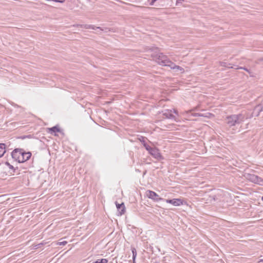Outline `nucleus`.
<instances>
[{"label":"nucleus","mask_w":263,"mask_h":263,"mask_svg":"<svg viewBox=\"0 0 263 263\" xmlns=\"http://www.w3.org/2000/svg\"><path fill=\"white\" fill-rule=\"evenodd\" d=\"M246 118L245 115L242 113L239 114H234L228 116L225 118V123L227 126L235 130L241 123H242Z\"/></svg>","instance_id":"f257e3e1"},{"label":"nucleus","mask_w":263,"mask_h":263,"mask_svg":"<svg viewBox=\"0 0 263 263\" xmlns=\"http://www.w3.org/2000/svg\"><path fill=\"white\" fill-rule=\"evenodd\" d=\"M244 177L252 182L263 185V179L257 175L250 173H245Z\"/></svg>","instance_id":"f03ea898"},{"label":"nucleus","mask_w":263,"mask_h":263,"mask_svg":"<svg viewBox=\"0 0 263 263\" xmlns=\"http://www.w3.org/2000/svg\"><path fill=\"white\" fill-rule=\"evenodd\" d=\"M152 56L155 58V60L160 65L164 66L165 64L168 63V58L167 56L162 53H154Z\"/></svg>","instance_id":"7ed1b4c3"},{"label":"nucleus","mask_w":263,"mask_h":263,"mask_svg":"<svg viewBox=\"0 0 263 263\" xmlns=\"http://www.w3.org/2000/svg\"><path fill=\"white\" fill-rule=\"evenodd\" d=\"M23 151V149L16 148V149H14L12 151V152L11 153V156H12V158L14 160L20 163L21 159L22 158H23V157H22Z\"/></svg>","instance_id":"20e7f679"},{"label":"nucleus","mask_w":263,"mask_h":263,"mask_svg":"<svg viewBox=\"0 0 263 263\" xmlns=\"http://www.w3.org/2000/svg\"><path fill=\"white\" fill-rule=\"evenodd\" d=\"M145 195L147 197L155 201L163 200V199L159 197V195L154 191L147 190L145 192Z\"/></svg>","instance_id":"39448f33"},{"label":"nucleus","mask_w":263,"mask_h":263,"mask_svg":"<svg viewBox=\"0 0 263 263\" xmlns=\"http://www.w3.org/2000/svg\"><path fill=\"white\" fill-rule=\"evenodd\" d=\"M165 202L173 204L174 206H177L183 204V200L179 198H174L173 199H165Z\"/></svg>","instance_id":"423d86ee"},{"label":"nucleus","mask_w":263,"mask_h":263,"mask_svg":"<svg viewBox=\"0 0 263 263\" xmlns=\"http://www.w3.org/2000/svg\"><path fill=\"white\" fill-rule=\"evenodd\" d=\"M162 112L163 115L165 116L166 118L173 119L175 121H177L175 116L172 114V110L166 109L164 110Z\"/></svg>","instance_id":"0eeeda50"},{"label":"nucleus","mask_w":263,"mask_h":263,"mask_svg":"<svg viewBox=\"0 0 263 263\" xmlns=\"http://www.w3.org/2000/svg\"><path fill=\"white\" fill-rule=\"evenodd\" d=\"M149 154L157 159H161L162 158L159 151L156 147H154Z\"/></svg>","instance_id":"6e6552de"},{"label":"nucleus","mask_w":263,"mask_h":263,"mask_svg":"<svg viewBox=\"0 0 263 263\" xmlns=\"http://www.w3.org/2000/svg\"><path fill=\"white\" fill-rule=\"evenodd\" d=\"M116 205L120 215L124 214L125 212V208L124 203H122L119 204L117 202H116Z\"/></svg>","instance_id":"1a4fd4ad"},{"label":"nucleus","mask_w":263,"mask_h":263,"mask_svg":"<svg viewBox=\"0 0 263 263\" xmlns=\"http://www.w3.org/2000/svg\"><path fill=\"white\" fill-rule=\"evenodd\" d=\"M31 156V153L30 152H25L24 151H23L22 157L23 158H21L20 163L24 162L27 160H28Z\"/></svg>","instance_id":"9d476101"},{"label":"nucleus","mask_w":263,"mask_h":263,"mask_svg":"<svg viewBox=\"0 0 263 263\" xmlns=\"http://www.w3.org/2000/svg\"><path fill=\"white\" fill-rule=\"evenodd\" d=\"M81 28H84L85 29H93V30H96V29H98L100 31H103V29H102L101 27H95V26L93 25H88V24H85V25H79Z\"/></svg>","instance_id":"9b49d317"},{"label":"nucleus","mask_w":263,"mask_h":263,"mask_svg":"<svg viewBox=\"0 0 263 263\" xmlns=\"http://www.w3.org/2000/svg\"><path fill=\"white\" fill-rule=\"evenodd\" d=\"M262 111H263V106L258 105L255 107L253 114H255V116H258L259 115V112Z\"/></svg>","instance_id":"f8f14e48"},{"label":"nucleus","mask_w":263,"mask_h":263,"mask_svg":"<svg viewBox=\"0 0 263 263\" xmlns=\"http://www.w3.org/2000/svg\"><path fill=\"white\" fill-rule=\"evenodd\" d=\"M58 132H60V129L57 126H55L51 128H48V133L51 134H52L53 133H55Z\"/></svg>","instance_id":"ddd939ff"},{"label":"nucleus","mask_w":263,"mask_h":263,"mask_svg":"<svg viewBox=\"0 0 263 263\" xmlns=\"http://www.w3.org/2000/svg\"><path fill=\"white\" fill-rule=\"evenodd\" d=\"M6 153V144L0 143V158H1Z\"/></svg>","instance_id":"4468645a"},{"label":"nucleus","mask_w":263,"mask_h":263,"mask_svg":"<svg viewBox=\"0 0 263 263\" xmlns=\"http://www.w3.org/2000/svg\"><path fill=\"white\" fill-rule=\"evenodd\" d=\"M173 68H174L173 70H175V71H180L181 73H183L184 71V69L182 67L176 65H174Z\"/></svg>","instance_id":"2eb2a0df"},{"label":"nucleus","mask_w":263,"mask_h":263,"mask_svg":"<svg viewBox=\"0 0 263 263\" xmlns=\"http://www.w3.org/2000/svg\"><path fill=\"white\" fill-rule=\"evenodd\" d=\"M168 63L165 64L164 66H168L170 67L171 69H174V68H173L174 65H176L173 62H172L171 61H170L169 59L167 60Z\"/></svg>","instance_id":"dca6fc26"},{"label":"nucleus","mask_w":263,"mask_h":263,"mask_svg":"<svg viewBox=\"0 0 263 263\" xmlns=\"http://www.w3.org/2000/svg\"><path fill=\"white\" fill-rule=\"evenodd\" d=\"M108 260L105 258H102L100 259H98L95 262L93 263H107Z\"/></svg>","instance_id":"f3484780"},{"label":"nucleus","mask_w":263,"mask_h":263,"mask_svg":"<svg viewBox=\"0 0 263 263\" xmlns=\"http://www.w3.org/2000/svg\"><path fill=\"white\" fill-rule=\"evenodd\" d=\"M144 147H145L146 149L148 151L149 153L152 151V150L154 148V147H151L150 146L148 145H146V144H144Z\"/></svg>","instance_id":"a211bd4d"},{"label":"nucleus","mask_w":263,"mask_h":263,"mask_svg":"<svg viewBox=\"0 0 263 263\" xmlns=\"http://www.w3.org/2000/svg\"><path fill=\"white\" fill-rule=\"evenodd\" d=\"M133 252V258L134 260L135 259L136 256V251L135 249H133L132 250Z\"/></svg>","instance_id":"6ab92c4d"},{"label":"nucleus","mask_w":263,"mask_h":263,"mask_svg":"<svg viewBox=\"0 0 263 263\" xmlns=\"http://www.w3.org/2000/svg\"><path fill=\"white\" fill-rule=\"evenodd\" d=\"M67 243L66 241H60L58 243V245L59 246H65Z\"/></svg>","instance_id":"aec40b11"},{"label":"nucleus","mask_w":263,"mask_h":263,"mask_svg":"<svg viewBox=\"0 0 263 263\" xmlns=\"http://www.w3.org/2000/svg\"><path fill=\"white\" fill-rule=\"evenodd\" d=\"M236 69H243V70H246V71L248 72L249 73H250V70L249 69H248L247 68H245V67H239L236 68Z\"/></svg>","instance_id":"412c9836"},{"label":"nucleus","mask_w":263,"mask_h":263,"mask_svg":"<svg viewBox=\"0 0 263 263\" xmlns=\"http://www.w3.org/2000/svg\"><path fill=\"white\" fill-rule=\"evenodd\" d=\"M186 0H176V6H179L180 4H181L182 2H185Z\"/></svg>","instance_id":"4be33fe9"},{"label":"nucleus","mask_w":263,"mask_h":263,"mask_svg":"<svg viewBox=\"0 0 263 263\" xmlns=\"http://www.w3.org/2000/svg\"><path fill=\"white\" fill-rule=\"evenodd\" d=\"M7 165L9 166V167L11 169V170H14V171L15 170V169L14 168L13 166L12 165H11V164H10L9 163H7Z\"/></svg>","instance_id":"5701e85b"},{"label":"nucleus","mask_w":263,"mask_h":263,"mask_svg":"<svg viewBox=\"0 0 263 263\" xmlns=\"http://www.w3.org/2000/svg\"><path fill=\"white\" fill-rule=\"evenodd\" d=\"M149 10H154V9H157L158 8H154V7H148L147 8Z\"/></svg>","instance_id":"b1692460"},{"label":"nucleus","mask_w":263,"mask_h":263,"mask_svg":"<svg viewBox=\"0 0 263 263\" xmlns=\"http://www.w3.org/2000/svg\"><path fill=\"white\" fill-rule=\"evenodd\" d=\"M212 198H213V200H217V198H216V196L215 195L213 196H212Z\"/></svg>","instance_id":"393cba45"},{"label":"nucleus","mask_w":263,"mask_h":263,"mask_svg":"<svg viewBox=\"0 0 263 263\" xmlns=\"http://www.w3.org/2000/svg\"><path fill=\"white\" fill-rule=\"evenodd\" d=\"M173 112L176 114H178V111L176 109H173Z\"/></svg>","instance_id":"a878e982"},{"label":"nucleus","mask_w":263,"mask_h":263,"mask_svg":"<svg viewBox=\"0 0 263 263\" xmlns=\"http://www.w3.org/2000/svg\"><path fill=\"white\" fill-rule=\"evenodd\" d=\"M58 3H63L65 0H58Z\"/></svg>","instance_id":"bb28decb"},{"label":"nucleus","mask_w":263,"mask_h":263,"mask_svg":"<svg viewBox=\"0 0 263 263\" xmlns=\"http://www.w3.org/2000/svg\"><path fill=\"white\" fill-rule=\"evenodd\" d=\"M195 116H203L202 115L199 114H195Z\"/></svg>","instance_id":"cd10ccee"},{"label":"nucleus","mask_w":263,"mask_h":263,"mask_svg":"<svg viewBox=\"0 0 263 263\" xmlns=\"http://www.w3.org/2000/svg\"><path fill=\"white\" fill-rule=\"evenodd\" d=\"M160 6L163 7V6H164V4H161Z\"/></svg>","instance_id":"c85d7f7f"},{"label":"nucleus","mask_w":263,"mask_h":263,"mask_svg":"<svg viewBox=\"0 0 263 263\" xmlns=\"http://www.w3.org/2000/svg\"><path fill=\"white\" fill-rule=\"evenodd\" d=\"M228 67H229V68H233V66H231V67H230V66H229Z\"/></svg>","instance_id":"c756f323"},{"label":"nucleus","mask_w":263,"mask_h":263,"mask_svg":"<svg viewBox=\"0 0 263 263\" xmlns=\"http://www.w3.org/2000/svg\"><path fill=\"white\" fill-rule=\"evenodd\" d=\"M261 199L263 201V196L262 197Z\"/></svg>","instance_id":"7c9ffc66"}]
</instances>
